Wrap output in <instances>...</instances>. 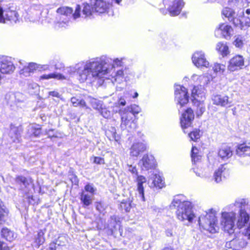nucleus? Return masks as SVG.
Wrapping results in <instances>:
<instances>
[{
	"mask_svg": "<svg viewBox=\"0 0 250 250\" xmlns=\"http://www.w3.org/2000/svg\"><path fill=\"white\" fill-rule=\"evenodd\" d=\"M216 49L223 56H227L229 53L228 46L226 44L221 42L217 44Z\"/></svg>",
	"mask_w": 250,
	"mask_h": 250,
	"instance_id": "nucleus-40",
	"label": "nucleus"
},
{
	"mask_svg": "<svg viewBox=\"0 0 250 250\" xmlns=\"http://www.w3.org/2000/svg\"><path fill=\"white\" fill-rule=\"evenodd\" d=\"M7 214V210L2 204V201L0 199V226L5 222Z\"/></svg>",
	"mask_w": 250,
	"mask_h": 250,
	"instance_id": "nucleus-41",
	"label": "nucleus"
},
{
	"mask_svg": "<svg viewBox=\"0 0 250 250\" xmlns=\"http://www.w3.org/2000/svg\"><path fill=\"white\" fill-rule=\"evenodd\" d=\"M90 4L92 6V10L99 13L105 12L109 6L108 3L103 0H91Z\"/></svg>",
	"mask_w": 250,
	"mask_h": 250,
	"instance_id": "nucleus-19",
	"label": "nucleus"
},
{
	"mask_svg": "<svg viewBox=\"0 0 250 250\" xmlns=\"http://www.w3.org/2000/svg\"><path fill=\"white\" fill-rule=\"evenodd\" d=\"M19 63L21 65H23L22 68H21V66H19V68L21 69L20 70V74L22 75L25 77L29 76L32 73L31 72V70L29 69V68L27 65H26L24 63L21 61L19 62Z\"/></svg>",
	"mask_w": 250,
	"mask_h": 250,
	"instance_id": "nucleus-46",
	"label": "nucleus"
},
{
	"mask_svg": "<svg viewBox=\"0 0 250 250\" xmlns=\"http://www.w3.org/2000/svg\"><path fill=\"white\" fill-rule=\"evenodd\" d=\"M139 166L143 170H148L155 167V160L152 155L145 154L139 162Z\"/></svg>",
	"mask_w": 250,
	"mask_h": 250,
	"instance_id": "nucleus-17",
	"label": "nucleus"
},
{
	"mask_svg": "<svg viewBox=\"0 0 250 250\" xmlns=\"http://www.w3.org/2000/svg\"><path fill=\"white\" fill-rule=\"evenodd\" d=\"M222 15L228 18L229 21L233 19V17L236 16V13L234 10L229 7L224 8L222 11Z\"/></svg>",
	"mask_w": 250,
	"mask_h": 250,
	"instance_id": "nucleus-43",
	"label": "nucleus"
},
{
	"mask_svg": "<svg viewBox=\"0 0 250 250\" xmlns=\"http://www.w3.org/2000/svg\"><path fill=\"white\" fill-rule=\"evenodd\" d=\"M22 131V127L21 126H16L11 125L9 132V137L11 143H17L20 142L21 134Z\"/></svg>",
	"mask_w": 250,
	"mask_h": 250,
	"instance_id": "nucleus-23",
	"label": "nucleus"
},
{
	"mask_svg": "<svg viewBox=\"0 0 250 250\" xmlns=\"http://www.w3.org/2000/svg\"><path fill=\"white\" fill-rule=\"evenodd\" d=\"M15 69V66L10 58H0V72L3 74H11Z\"/></svg>",
	"mask_w": 250,
	"mask_h": 250,
	"instance_id": "nucleus-15",
	"label": "nucleus"
},
{
	"mask_svg": "<svg viewBox=\"0 0 250 250\" xmlns=\"http://www.w3.org/2000/svg\"><path fill=\"white\" fill-rule=\"evenodd\" d=\"M105 134L106 137L110 140H116V130L114 126H108V128L106 129Z\"/></svg>",
	"mask_w": 250,
	"mask_h": 250,
	"instance_id": "nucleus-42",
	"label": "nucleus"
},
{
	"mask_svg": "<svg viewBox=\"0 0 250 250\" xmlns=\"http://www.w3.org/2000/svg\"><path fill=\"white\" fill-rule=\"evenodd\" d=\"M140 112V108L136 104L131 105L125 108L120 109L119 113L121 116V127L123 129L126 128L128 126V131H133L136 127V124L133 120V117L136 114Z\"/></svg>",
	"mask_w": 250,
	"mask_h": 250,
	"instance_id": "nucleus-5",
	"label": "nucleus"
},
{
	"mask_svg": "<svg viewBox=\"0 0 250 250\" xmlns=\"http://www.w3.org/2000/svg\"><path fill=\"white\" fill-rule=\"evenodd\" d=\"M81 10L80 6L77 5L74 13L72 15L73 9L70 7H62L58 8L57 10V15L54 21L56 27L58 28L64 27L68 25L71 18H73L74 20H76L80 17Z\"/></svg>",
	"mask_w": 250,
	"mask_h": 250,
	"instance_id": "nucleus-4",
	"label": "nucleus"
},
{
	"mask_svg": "<svg viewBox=\"0 0 250 250\" xmlns=\"http://www.w3.org/2000/svg\"><path fill=\"white\" fill-rule=\"evenodd\" d=\"M42 9V6L41 4H33L30 6L29 12L32 15V21H35L40 19Z\"/></svg>",
	"mask_w": 250,
	"mask_h": 250,
	"instance_id": "nucleus-27",
	"label": "nucleus"
},
{
	"mask_svg": "<svg viewBox=\"0 0 250 250\" xmlns=\"http://www.w3.org/2000/svg\"><path fill=\"white\" fill-rule=\"evenodd\" d=\"M137 181L138 185L137 190L139 194V197L142 201H145L144 188L143 184L146 183V179L143 176H138Z\"/></svg>",
	"mask_w": 250,
	"mask_h": 250,
	"instance_id": "nucleus-30",
	"label": "nucleus"
},
{
	"mask_svg": "<svg viewBox=\"0 0 250 250\" xmlns=\"http://www.w3.org/2000/svg\"><path fill=\"white\" fill-rule=\"evenodd\" d=\"M100 113L105 118L108 119L110 118L111 116V112L108 110L106 108H103V106L102 108L100 109Z\"/></svg>",
	"mask_w": 250,
	"mask_h": 250,
	"instance_id": "nucleus-51",
	"label": "nucleus"
},
{
	"mask_svg": "<svg viewBox=\"0 0 250 250\" xmlns=\"http://www.w3.org/2000/svg\"><path fill=\"white\" fill-rule=\"evenodd\" d=\"M5 14H4V11L2 7L0 5V23L4 22V17Z\"/></svg>",
	"mask_w": 250,
	"mask_h": 250,
	"instance_id": "nucleus-61",
	"label": "nucleus"
},
{
	"mask_svg": "<svg viewBox=\"0 0 250 250\" xmlns=\"http://www.w3.org/2000/svg\"><path fill=\"white\" fill-rule=\"evenodd\" d=\"M44 233L43 230L40 229L35 232L32 236L27 235V239L28 241H32L31 245L34 247L38 249L45 241Z\"/></svg>",
	"mask_w": 250,
	"mask_h": 250,
	"instance_id": "nucleus-16",
	"label": "nucleus"
},
{
	"mask_svg": "<svg viewBox=\"0 0 250 250\" xmlns=\"http://www.w3.org/2000/svg\"><path fill=\"white\" fill-rule=\"evenodd\" d=\"M233 206L238 208V214L236 222L238 228L241 229L247 224L250 218V204L248 199L237 198Z\"/></svg>",
	"mask_w": 250,
	"mask_h": 250,
	"instance_id": "nucleus-6",
	"label": "nucleus"
},
{
	"mask_svg": "<svg viewBox=\"0 0 250 250\" xmlns=\"http://www.w3.org/2000/svg\"><path fill=\"white\" fill-rule=\"evenodd\" d=\"M225 65L220 63H214L212 69L215 73H222L225 69Z\"/></svg>",
	"mask_w": 250,
	"mask_h": 250,
	"instance_id": "nucleus-49",
	"label": "nucleus"
},
{
	"mask_svg": "<svg viewBox=\"0 0 250 250\" xmlns=\"http://www.w3.org/2000/svg\"><path fill=\"white\" fill-rule=\"evenodd\" d=\"M0 250H9V247L4 242L0 240Z\"/></svg>",
	"mask_w": 250,
	"mask_h": 250,
	"instance_id": "nucleus-63",
	"label": "nucleus"
},
{
	"mask_svg": "<svg viewBox=\"0 0 250 250\" xmlns=\"http://www.w3.org/2000/svg\"><path fill=\"white\" fill-rule=\"evenodd\" d=\"M127 70L126 68L113 70V72L109 74V75L113 79V80H112V82H116L120 83L126 80L127 77L125 75L127 74Z\"/></svg>",
	"mask_w": 250,
	"mask_h": 250,
	"instance_id": "nucleus-21",
	"label": "nucleus"
},
{
	"mask_svg": "<svg viewBox=\"0 0 250 250\" xmlns=\"http://www.w3.org/2000/svg\"><path fill=\"white\" fill-rule=\"evenodd\" d=\"M188 136L191 140L196 141L200 137V130L196 129L189 133Z\"/></svg>",
	"mask_w": 250,
	"mask_h": 250,
	"instance_id": "nucleus-50",
	"label": "nucleus"
},
{
	"mask_svg": "<svg viewBox=\"0 0 250 250\" xmlns=\"http://www.w3.org/2000/svg\"><path fill=\"white\" fill-rule=\"evenodd\" d=\"M194 119V115L193 110L190 108H188L184 112L181 118V125L183 129L190 126L192 121Z\"/></svg>",
	"mask_w": 250,
	"mask_h": 250,
	"instance_id": "nucleus-18",
	"label": "nucleus"
},
{
	"mask_svg": "<svg viewBox=\"0 0 250 250\" xmlns=\"http://www.w3.org/2000/svg\"><path fill=\"white\" fill-rule=\"evenodd\" d=\"M218 154L222 159L225 160L230 158L232 155V152L230 147L224 146L220 148Z\"/></svg>",
	"mask_w": 250,
	"mask_h": 250,
	"instance_id": "nucleus-32",
	"label": "nucleus"
},
{
	"mask_svg": "<svg viewBox=\"0 0 250 250\" xmlns=\"http://www.w3.org/2000/svg\"><path fill=\"white\" fill-rule=\"evenodd\" d=\"M127 169L132 174H134L135 176H137L138 172L136 167L135 166H133L131 165H127Z\"/></svg>",
	"mask_w": 250,
	"mask_h": 250,
	"instance_id": "nucleus-55",
	"label": "nucleus"
},
{
	"mask_svg": "<svg viewBox=\"0 0 250 250\" xmlns=\"http://www.w3.org/2000/svg\"><path fill=\"white\" fill-rule=\"evenodd\" d=\"M236 219V213L233 211L230 212H223L221 216V224L225 232L230 235L234 234V237L232 240L227 242L225 247L227 249H233L236 247L237 239L234 234L236 226L235 221Z\"/></svg>",
	"mask_w": 250,
	"mask_h": 250,
	"instance_id": "nucleus-3",
	"label": "nucleus"
},
{
	"mask_svg": "<svg viewBox=\"0 0 250 250\" xmlns=\"http://www.w3.org/2000/svg\"><path fill=\"white\" fill-rule=\"evenodd\" d=\"M205 98L204 92L199 90L197 86H194L191 91V100L193 104L197 106L196 115L200 117L205 111V105L203 103Z\"/></svg>",
	"mask_w": 250,
	"mask_h": 250,
	"instance_id": "nucleus-10",
	"label": "nucleus"
},
{
	"mask_svg": "<svg viewBox=\"0 0 250 250\" xmlns=\"http://www.w3.org/2000/svg\"><path fill=\"white\" fill-rule=\"evenodd\" d=\"M95 206L96 209L100 212L103 211L105 209V206L102 202H96Z\"/></svg>",
	"mask_w": 250,
	"mask_h": 250,
	"instance_id": "nucleus-54",
	"label": "nucleus"
},
{
	"mask_svg": "<svg viewBox=\"0 0 250 250\" xmlns=\"http://www.w3.org/2000/svg\"><path fill=\"white\" fill-rule=\"evenodd\" d=\"M184 196L178 195L174 197L170 208H177L176 214L177 218L182 221L185 220L192 222L195 217L192 210V206L190 202L184 200Z\"/></svg>",
	"mask_w": 250,
	"mask_h": 250,
	"instance_id": "nucleus-2",
	"label": "nucleus"
},
{
	"mask_svg": "<svg viewBox=\"0 0 250 250\" xmlns=\"http://www.w3.org/2000/svg\"><path fill=\"white\" fill-rule=\"evenodd\" d=\"M189 100L187 89L184 86L177 85L175 86V101L176 102L179 111L187 104Z\"/></svg>",
	"mask_w": 250,
	"mask_h": 250,
	"instance_id": "nucleus-11",
	"label": "nucleus"
},
{
	"mask_svg": "<svg viewBox=\"0 0 250 250\" xmlns=\"http://www.w3.org/2000/svg\"><path fill=\"white\" fill-rule=\"evenodd\" d=\"M57 79L58 80H63L65 79V77L61 74L53 73L48 74H43L40 76V79L41 80H49L50 79Z\"/></svg>",
	"mask_w": 250,
	"mask_h": 250,
	"instance_id": "nucleus-37",
	"label": "nucleus"
},
{
	"mask_svg": "<svg viewBox=\"0 0 250 250\" xmlns=\"http://www.w3.org/2000/svg\"><path fill=\"white\" fill-rule=\"evenodd\" d=\"M93 162L96 164H104V159L100 157H94Z\"/></svg>",
	"mask_w": 250,
	"mask_h": 250,
	"instance_id": "nucleus-59",
	"label": "nucleus"
},
{
	"mask_svg": "<svg viewBox=\"0 0 250 250\" xmlns=\"http://www.w3.org/2000/svg\"><path fill=\"white\" fill-rule=\"evenodd\" d=\"M232 22L234 25L236 27H239L241 29H244V21L242 19H239L236 17V15L233 17V19L229 21Z\"/></svg>",
	"mask_w": 250,
	"mask_h": 250,
	"instance_id": "nucleus-47",
	"label": "nucleus"
},
{
	"mask_svg": "<svg viewBox=\"0 0 250 250\" xmlns=\"http://www.w3.org/2000/svg\"><path fill=\"white\" fill-rule=\"evenodd\" d=\"M198 150L195 146H193L191 149V157L193 165L199 163L201 156L198 154Z\"/></svg>",
	"mask_w": 250,
	"mask_h": 250,
	"instance_id": "nucleus-39",
	"label": "nucleus"
},
{
	"mask_svg": "<svg viewBox=\"0 0 250 250\" xmlns=\"http://www.w3.org/2000/svg\"><path fill=\"white\" fill-rule=\"evenodd\" d=\"M242 21H244V29H245V27L250 26V18L249 17H244L242 18Z\"/></svg>",
	"mask_w": 250,
	"mask_h": 250,
	"instance_id": "nucleus-60",
	"label": "nucleus"
},
{
	"mask_svg": "<svg viewBox=\"0 0 250 250\" xmlns=\"http://www.w3.org/2000/svg\"><path fill=\"white\" fill-rule=\"evenodd\" d=\"M193 64L198 68H208L209 63L207 60L205 53L202 51H197L192 57Z\"/></svg>",
	"mask_w": 250,
	"mask_h": 250,
	"instance_id": "nucleus-12",
	"label": "nucleus"
},
{
	"mask_svg": "<svg viewBox=\"0 0 250 250\" xmlns=\"http://www.w3.org/2000/svg\"><path fill=\"white\" fill-rule=\"evenodd\" d=\"M243 44V41L241 38L237 37L233 42V44L238 48H242Z\"/></svg>",
	"mask_w": 250,
	"mask_h": 250,
	"instance_id": "nucleus-53",
	"label": "nucleus"
},
{
	"mask_svg": "<svg viewBox=\"0 0 250 250\" xmlns=\"http://www.w3.org/2000/svg\"><path fill=\"white\" fill-rule=\"evenodd\" d=\"M121 60L116 59L112 60L105 56L81 62L74 66L67 67L65 70L70 74L77 72L78 79L81 83L87 81L92 83L97 80L105 78L116 67L122 66Z\"/></svg>",
	"mask_w": 250,
	"mask_h": 250,
	"instance_id": "nucleus-1",
	"label": "nucleus"
},
{
	"mask_svg": "<svg viewBox=\"0 0 250 250\" xmlns=\"http://www.w3.org/2000/svg\"><path fill=\"white\" fill-rule=\"evenodd\" d=\"M229 175V169L226 164L221 165L214 172V179L216 183L222 181V177L226 178Z\"/></svg>",
	"mask_w": 250,
	"mask_h": 250,
	"instance_id": "nucleus-22",
	"label": "nucleus"
},
{
	"mask_svg": "<svg viewBox=\"0 0 250 250\" xmlns=\"http://www.w3.org/2000/svg\"><path fill=\"white\" fill-rule=\"evenodd\" d=\"M211 100L214 104L222 107H230L233 105L231 98L225 94L213 95Z\"/></svg>",
	"mask_w": 250,
	"mask_h": 250,
	"instance_id": "nucleus-13",
	"label": "nucleus"
},
{
	"mask_svg": "<svg viewBox=\"0 0 250 250\" xmlns=\"http://www.w3.org/2000/svg\"><path fill=\"white\" fill-rule=\"evenodd\" d=\"M93 11L92 7L91 8L89 4L87 3L83 4L82 17L85 18L90 17Z\"/></svg>",
	"mask_w": 250,
	"mask_h": 250,
	"instance_id": "nucleus-45",
	"label": "nucleus"
},
{
	"mask_svg": "<svg viewBox=\"0 0 250 250\" xmlns=\"http://www.w3.org/2000/svg\"><path fill=\"white\" fill-rule=\"evenodd\" d=\"M131 202L132 201L129 198L123 200L120 203V208L122 210H124L125 212H129L132 207Z\"/></svg>",
	"mask_w": 250,
	"mask_h": 250,
	"instance_id": "nucleus-38",
	"label": "nucleus"
},
{
	"mask_svg": "<svg viewBox=\"0 0 250 250\" xmlns=\"http://www.w3.org/2000/svg\"><path fill=\"white\" fill-rule=\"evenodd\" d=\"M41 133V128L38 125H31L27 127V136L38 137Z\"/></svg>",
	"mask_w": 250,
	"mask_h": 250,
	"instance_id": "nucleus-29",
	"label": "nucleus"
},
{
	"mask_svg": "<svg viewBox=\"0 0 250 250\" xmlns=\"http://www.w3.org/2000/svg\"><path fill=\"white\" fill-rule=\"evenodd\" d=\"M65 238L63 236H60L56 240L55 243L56 244V245L58 246H63L64 245L65 242Z\"/></svg>",
	"mask_w": 250,
	"mask_h": 250,
	"instance_id": "nucleus-57",
	"label": "nucleus"
},
{
	"mask_svg": "<svg viewBox=\"0 0 250 250\" xmlns=\"http://www.w3.org/2000/svg\"><path fill=\"white\" fill-rule=\"evenodd\" d=\"M198 223L201 229L211 233H215L218 229L216 212L213 209L205 212L198 218Z\"/></svg>",
	"mask_w": 250,
	"mask_h": 250,
	"instance_id": "nucleus-7",
	"label": "nucleus"
},
{
	"mask_svg": "<svg viewBox=\"0 0 250 250\" xmlns=\"http://www.w3.org/2000/svg\"><path fill=\"white\" fill-rule=\"evenodd\" d=\"M233 32V30L230 25L222 23L216 30L215 34L217 32H220L224 38L229 39L232 35Z\"/></svg>",
	"mask_w": 250,
	"mask_h": 250,
	"instance_id": "nucleus-25",
	"label": "nucleus"
},
{
	"mask_svg": "<svg viewBox=\"0 0 250 250\" xmlns=\"http://www.w3.org/2000/svg\"><path fill=\"white\" fill-rule=\"evenodd\" d=\"M65 238L63 236H60L56 240L55 243L56 244V245L58 246H63L64 245L65 242Z\"/></svg>",
	"mask_w": 250,
	"mask_h": 250,
	"instance_id": "nucleus-58",
	"label": "nucleus"
},
{
	"mask_svg": "<svg viewBox=\"0 0 250 250\" xmlns=\"http://www.w3.org/2000/svg\"><path fill=\"white\" fill-rule=\"evenodd\" d=\"M163 4L165 8H167L166 10L163 8L160 9V11L163 14H166L168 11L171 16H175L179 15L184 5V2L183 0H174L171 1L170 0H163Z\"/></svg>",
	"mask_w": 250,
	"mask_h": 250,
	"instance_id": "nucleus-9",
	"label": "nucleus"
},
{
	"mask_svg": "<svg viewBox=\"0 0 250 250\" xmlns=\"http://www.w3.org/2000/svg\"><path fill=\"white\" fill-rule=\"evenodd\" d=\"M95 190V189L92 185L87 184L84 187V190L83 191L94 195Z\"/></svg>",
	"mask_w": 250,
	"mask_h": 250,
	"instance_id": "nucleus-52",
	"label": "nucleus"
},
{
	"mask_svg": "<svg viewBox=\"0 0 250 250\" xmlns=\"http://www.w3.org/2000/svg\"><path fill=\"white\" fill-rule=\"evenodd\" d=\"M175 226L174 225H172L170 229H167L166 230V233L167 236L171 237L173 235V233L175 231Z\"/></svg>",
	"mask_w": 250,
	"mask_h": 250,
	"instance_id": "nucleus-56",
	"label": "nucleus"
},
{
	"mask_svg": "<svg viewBox=\"0 0 250 250\" xmlns=\"http://www.w3.org/2000/svg\"><path fill=\"white\" fill-rule=\"evenodd\" d=\"M21 96L20 93H9L5 96V99L7 101V104L12 106L13 105L16 104L18 102H20V100L17 99L18 97Z\"/></svg>",
	"mask_w": 250,
	"mask_h": 250,
	"instance_id": "nucleus-34",
	"label": "nucleus"
},
{
	"mask_svg": "<svg viewBox=\"0 0 250 250\" xmlns=\"http://www.w3.org/2000/svg\"><path fill=\"white\" fill-rule=\"evenodd\" d=\"M237 239L236 245L237 246H238L241 248H244L247 245V239H249L248 236L245 233V235L243 234H240L238 237H235Z\"/></svg>",
	"mask_w": 250,
	"mask_h": 250,
	"instance_id": "nucleus-44",
	"label": "nucleus"
},
{
	"mask_svg": "<svg viewBox=\"0 0 250 250\" xmlns=\"http://www.w3.org/2000/svg\"><path fill=\"white\" fill-rule=\"evenodd\" d=\"M1 233L3 238L10 242L12 241L16 237V234H15L13 231H11L6 228H3L1 229Z\"/></svg>",
	"mask_w": 250,
	"mask_h": 250,
	"instance_id": "nucleus-35",
	"label": "nucleus"
},
{
	"mask_svg": "<svg viewBox=\"0 0 250 250\" xmlns=\"http://www.w3.org/2000/svg\"><path fill=\"white\" fill-rule=\"evenodd\" d=\"M94 195L88 194L85 191H82L80 195V200L83 204V207L84 208L89 206L92 203Z\"/></svg>",
	"mask_w": 250,
	"mask_h": 250,
	"instance_id": "nucleus-31",
	"label": "nucleus"
},
{
	"mask_svg": "<svg viewBox=\"0 0 250 250\" xmlns=\"http://www.w3.org/2000/svg\"><path fill=\"white\" fill-rule=\"evenodd\" d=\"M146 148L143 143H135L130 148V154L133 157H138L140 153L144 152Z\"/></svg>",
	"mask_w": 250,
	"mask_h": 250,
	"instance_id": "nucleus-26",
	"label": "nucleus"
},
{
	"mask_svg": "<svg viewBox=\"0 0 250 250\" xmlns=\"http://www.w3.org/2000/svg\"><path fill=\"white\" fill-rule=\"evenodd\" d=\"M236 154L242 158H246L247 160L245 165L250 164V143H244L238 145L236 149Z\"/></svg>",
	"mask_w": 250,
	"mask_h": 250,
	"instance_id": "nucleus-14",
	"label": "nucleus"
},
{
	"mask_svg": "<svg viewBox=\"0 0 250 250\" xmlns=\"http://www.w3.org/2000/svg\"><path fill=\"white\" fill-rule=\"evenodd\" d=\"M107 227L112 233H114L117 230L120 232L121 226L120 218L116 215L111 216L108 221Z\"/></svg>",
	"mask_w": 250,
	"mask_h": 250,
	"instance_id": "nucleus-24",
	"label": "nucleus"
},
{
	"mask_svg": "<svg viewBox=\"0 0 250 250\" xmlns=\"http://www.w3.org/2000/svg\"><path fill=\"white\" fill-rule=\"evenodd\" d=\"M149 182H151V186H153L159 189L164 187V182L160 175L156 173H153L149 179Z\"/></svg>",
	"mask_w": 250,
	"mask_h": 250,
	"instance_id": "nucleus-28",
	"label": "nucleus"
},
{
	"mask_svg": "<svg viewBox=\"0 0 250 250\" xmlns=\"http://www.w3.org/2000/svg\"><path fill=\"white\" fill-rule=\"evenodd\" d=\"M90 103L93 108L98 110L103 106V102L94 98L91 99Z\"/></svg>",
	"mask_w": 250,
	"mask_h": 250,
	"instance_id": "nucleus-48",
	"label": "nucleus"
},
{
	"mask_svg": "<svg viewBox=\"0 0 250 250\" xmlns=\"http://www.w3.org/2000/svg\"><path fill=\"white\" fill-rule=\"evenodd\" d=\"M79 101L80 100L79 99H77L75 97H72L71 99V102L73 105L74 106H77L79 105Z\"/></svg>",
	"mask_w": 250,
	"mask_h": 250,
	"instance_id": "nucleus-64",
	"label": "nucleus"
},
{
	"mask_svg": "<svg viewBox=\"0 0 250 250\" xmlns=\"http://www.w3.org/2000/svg\"><path fill=\"white\" fill-rule=\"evenodd\" d=\"M192 78L193 80L197 78L199 80L201 86L207 85L209 83L210 80V76L207 75H203L198 77L197 75L194 74L192 75Z\"/></svg>",
	"mask_w": 250,
	"mask_h": 250,
	"instance_id": "nucleus-36",
	"label": "nucleus"
},
{
	"mask_svg": "<svg viewBox=\"0 0 250 250\" xmlns=\"http://www.w3.org/2000/svg\"><path fill=\"white\" fill-rule=\"evenodd\" d=\"M19 15L15 11H8L5 13L4 22L10 21L11 22L17 23L19 21Z\"/></svg>",
	"mask_w": 250,
	"mask_h": 250,
	"instance_id": "nucleus-33",
	"label": "nucleus"
},
{
	"mask_svg": "<svg viewBox=\"0 0 250 250\" xmlns=\"http://www.w3.org/2000/svg\"><path fill=\"white\" fill-rule=\"evenodd\" d=\"M27 66H28L29 69L31 70V72L32 73H33L34 70H36V68L38 67V64L33 62L29 63Z\"/></svg>",
	"mask_w": 250,
	"mask_h": 250,
	"instance_id": "nucleus-62",
	"label": "nucleus"
},
{
	"mask_svg": "<svg viewBox=\"0 0 250 250\" xmlns=\"http://www.w3.org/2000/svg\"><path fill=\"white\" fill-rule=\"evenodd\" d=\"M244 64V60L243 56L236 55L230 60L228 69L230 71H234L238 68H241Z\"/></svg>",
	"mask_w": 250,
	"mask_h": 250,
	"instance_id": "nucleus-20",
	"label": "nucleus"
},
{
	"mask_svg": "<svg viewBox=\"0 0 250 250\" xmlns=\"http://www.w3.org/2000/svg\"><path fill=\"white\" fill-rule=\"evenodd\" d=\"M15 184L22 194L27 196L29 199L33 198V196L29 195L31 189L33 187V180L31 178L17 176L15 179Z\"/></svg>",
	"mask_w": 250,
	"mask_h": 250,
	"instance_id": "nucleus-8",
	"label": "nucleus"
}]
</instances>
